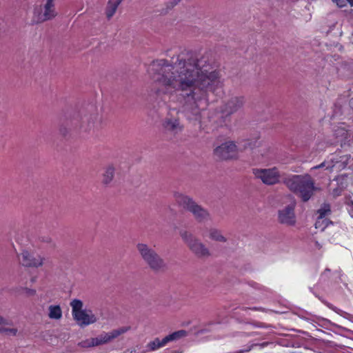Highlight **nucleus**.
<instances>
[{"label": "nucleus", "mask_w": 353, "mask_h": 353, "mask_svg": "<svg viewBox=\"0 0 353 353\" xmlns=\"http://www.w3.org/2000/svg\"><path fill=\"white\" fill-rule=\"evenodd\" d=\"M295 201L290 204L279 210L278 219L280 223L288 226L294 225L296 223V216L294 214Z\"/></svg>", "instance_id": "dca6fc26"}, {"label": "nucleus", "mask_w": 353, "mask_h": 353, "mask_svg": "<svg viewBox=\"0 0 353 353\" xmlns=\"http://www.w3.org/2000/svg\"><path fill=\"white\" fill-rule=\"evenodd\" d=\"M207 236L209 239L218 243H225L228 238L223 232L216 228H210L207 230Z\"/></svg>", "instance_id": "6ab92c4d"}, {"label": "nucleus", "mask_w": 353, "mask_h": 353, "mask_svg": "<svg viewBox=\"0 0 353 353\" xmlns=\"http://www.w3.org/2000/svg\"><path fill=\"white\" fill-rule=\"evenodd\" d=\"M328 225V221L326 219L318 217L315 223L316 228H319L323 230Z\"/></svg>", "instance_id": "a878e982"}, {"label": "nucleus", "mask_w": 353, "mask_h": 353, "mask_svg": "<svg viewBox=\"0 0 353 353\" xmlns=\"http://www.w3.org/2000/svg\"><path fill=\"white\" fill-rule=\"evenodd\" d=\"M284 183L304 202L307 201L316 192L321 190L319 187L315 185L314 180L309 174L293 175L286 178Z\"/></svg>", "instance_id": "7ed1b4c3"}, {"label": "nucleus", "mask_w": 353, "mask_h": 353, "mask_svg": "<svg viewBox=\"0 0 353 353\" xmlns=\"http://www.w3.org/2000/svg\"><path fill=\"white\" fill-rule=\"evenodd\" d=\"M179 235L185 245L196 257L206 259L211 256L208 248L191 232L187 230H181Z\"/></svg>", "instance_id": "423d86ee"}, {"label": "nucleus", "mask_w": 353, "mask_h": 353, "mask_svg": "<svg viewBox=\"0 0 353 353\" xmlns=\"http://www.w3.org/2000/svg\"><path fill=\"white\" fill-rule=\"evenodd\" d=\"M347 1H348L350 3V4L353 6V0H347Z\"/></svg>", "instance_id": "473e14b6"}, {"label": "nucleus", "mask_w": 353, "mask_h": 353, "mask_svg": "<svg viewBox=\"0 0 353 353\" xmlns=\"http://www.w3.org/2000/svg\"><path fill=\"white\" fill-rule=\"evenodd\" d=\"M350 159V157L349 155H343L334 159L325 161L312 169L325 168V170L330 172L334 171L339 172L347 166Z\"/></svg>", "instance_id": "ddd939ff"}, {"label": "nucleus", "mask_w": 353, "mask_h": 353, "mask_svg": "<svg viewBox=\"0 0 353 353\" xmlns=\"http://www.w3.org/2000/svg\"><path fill=\"white\" fill-rule=\"evenodd\" d=\"M318 217L325 219V216L330 213V206L329 204L324 203L321 208L317 211Z\"/></svg>", "instance_id": "b1692460"}, {"label": "nucleus", "mask_w": 353, "mask_h": 353, "mask_svg": "<svg viewBox=\"0 0 353 353\" xmlns=\"http://www.w3.org/2000/svg\"><path fill=\"white\" fill-rule=\"evenodd\" d=\"M130 329L131 327L130 326H123L117 329L112 330L108 332H102L97 337H94L97 345L99 346L109 343L114 339L119 338L121 335L130 330Z\"/></svg>", "instance_id": "4468645a"}, {"label": "nucleus", "mask_w": 353, "mask_h": 353, "mask_svg": "<svg viewBox=\"0 0 353 353\" xmlns=\"http://www.w3.org/2000/svg\"><path fill=\"white\" fill-rule=\"evenodd\" d=\"M160 92V90H157V93L159 94Z\"/></svg>", "instance_id": "f704fd0d"}, {"label": "nucleus", "mask_w": 353, "mask_h": 353, "mask_svg": "<svg viewBox=\"0 0 353 353\" xmlns=\"http://www.w3.org/2000/svg\"><path fill=\"white\" fill-rule=\"evenodd\" d=\"M78 346L82 348H90L97 347V343L94 337L86 339L81 341L78 343Z\"/></svg>", "instance_id": "5701e85b"}, {"label": "nucleus", "mask_w": 353, "mask_h": 353, "mask_svg": "<svg viewBox=\"0 0 353 353\" xmlns=\"http://www.w3.org/2000/svg\"><path fill=\"white\" fill-rule=\"evenodd\" d=\"M115 173V167L113 165H107L103 173L102 176V183L105 185L110 184L114 176Z\"/></svg>", "instance_id": "aec40b11"}, {"label": "nucleus", "mask_w": 353, "mask_h": 353, "mask_svg": "<svg viewBox=\"0 0 353 353\" xmlns=\"http://www.w3.org/2000/svg\"><path fill=\"white\" fill-rule=\"evenodd\" d=\"M19 259L23 266L30 268L41 267L44 264L46 261L45 257L27 250L23 251L19 255Z\"/></svg>", "instance_id": "2eb2a0df"}, {"label": "nucleus", "mask_w": 353, "mask_h": 353, "mask_svg": "<svg viewBox=\"0 0 353 353\" xmlns=\"http://www.w3.org/2000/svg\"><path fill=\"white\" fill-rule=\"evenodd\" d=\"M25 294L28 296H32L35 295L36 290L30 288H25L24 289Z\"/></svg>", "instance_id": "bb28decb"}, {"label": "nucleus", "mask_w": 353, "mask_h": 353, "mask_svg": "<svg viewBox=\"0 0 353 353\" xmlns=\"http://www.w3.org/2000/svg\"><path fill=\"white\" fill-rule=\"evenodd\" d=\"M347 1V0H333V1H334L338 6L341 8L346 5Z\"/></svg>", "instance_id": "c85d7f7f"}, {"label": "nucleus", "mask_w": 353, "mask_h": 353, "mask_svg": "<svg viewBox=\"0 0 353 353\" xmlns=\"http://www.w3.org/2000/svg\"><path fill=\"white\" fill-rule=\"evenodd\" d=\"M137 251L143 261L154 272H161L166 269V263L159 253L146 243L137 245Z\"/></svg>", "instance_id": "39448f33"}, {"label": "nucleus", "mask_w": 353, "mask_h": 353, "mask_svg": "<svg viewBox=\"0 0 353 353\" xmlns=\"http://www.w3.org/2000/svg\"><path fill=\"white\" fill-rule=\"evenodd\" d=\"M174 199L180 206L192 213L197 222L204 223L211 220V215L209 211L199 205L189 196L181 193H175Z\"/></svg>", "instance_id": "20e7f679"}, {"label": "nucleus", "mask_w": 353, "mask_h": 353, "mask_svg": "<svg viewBox=\"0 0 353 353\" xmlns=\"http://www.w3.org/2000/svg\"><path fill=\"white\" fill-rule=\"evenodd\" d=\"M349 104L351 108L353 109V97L350 99Z\"/></svg>", "instance_id": "c756f323"}, {"label": "nucleus", "mask_w": 353, "mask_h": 353, "mask_svg": "<svg viewBox=\"0 0 353 353\" xmlns=\"http://www.w3.org/2000/svg\"><path fill=\"white\" fill-rule=\"evenodd\" d=\"M245 103L243 97L234 96L223 101L222 103L218 108V112L220 114V118L223 122L230 121L231 116L241 109Z\"/></svg>", "instance_id": "6e6552de"}, {"label": "nucleus", "mask_w": 353, "mask_h": 353, "mask_svg": "<svg viewBox=\"0 0 353 353\" xmlns=\"http://www.w3.org/2000/svg\"><path fill=\"white\" fill-rule=\"evenodd\" d=\"M345 177V176L343 175H341V176H339L337 178H336V180H339L340 179H343Z\"/></svg>", "instance_id": "2f4dec72"}, {"label": "nucleus", "mask_w": 353, "mask_h": 353, "mask_svg": "<svg viewBox=\"0 0 353 353\" xmlns=\"http://www.w3.org/2000/svg\"><path fill=\"white\" fill-rule=\"evenodd\" d=\"M162 126L166 132L172 134H176L183 129L179 117L173 116L170 113L163 121Z\"/></svg>", "instance_id": "f3484780"}, {"label": "nucleus", "mask_w": 353, "mask_h": 353, "mask_svg": "<svg viewBox=\"0 0 353 353\" xmlns=\"http://www.w3.org/2000/svg\"><path fill=\"white\" fill-rule=\"evenodd\" d=\"M69 125L83 132H90L101 123V117L93 105H87L74 110L69 115Z\"/></svg>", "instance_id": "f03ea898"}, {"label": "nucleus", "mask_w": 353, "mask_h": 353, "mask_svg": "<svg viewBox=\"0 0 353 353\" xmlns=\"http://www.w3.org/2000/svg\"><path fill=\"white\" fill-rule=\"evenodd\" d=\"M48 317L50 319L60 320L62 317V310L58 305H50L48 307Z\"/></svg>", "instance_id": "4be33fe9"}, {"label": "nucleus", "mask_w": 353, "mask_h": 353, "mask_svg": "<svg viewBox=\"0 0 353 353\" xmlns=\"http://www.w3.org/2000/svg\"><path fill=\"white\" fill-rule=\"evenodd\" d=\"M57 15L54 1L46 0L43 6H35L33 11V21L41 23L52 20Z\"/></svg>", "instance_id": "1a4fd4ad"}, {"label": "nucleus", "mask_w": 353, "mask_h": 353, "mask_svg": "<svg viewBox=\"0 0 353 353\" xmlns=\"http://www.w3.org/2000/svg\"><path fill=\"white\" fill-rule=\"evenodd\" d=\"M46 242H48V243H53V242H52V239H51V238H48V239H47V240H46Z\"/></svg>", "instance_id": "7c9ffc66"}, {"label": "nucleus", "mask_w": 353, "mask_h": 353, "mask_svg": "<svg viewBox=\"0 0 353 353\" xmlns=\"http://www.w3.org/2000/svg\"><path fill=\"white\" fill-rule=\"evenodd\" d=\"M150 70L153 78L163 86L164 94L181 93L184 100L183 112L192 121H201L208 92L221 84L220 73L213 68L208 54L182 52L170 61H154Z\"/></svg>", "instance_id": "f257e3e1"}, {"label": "nucleus", "mask_w": 353, "mask_h": 353, "mask_svg": "<svg viewBox=\"0 0 353 353\" xmlns=\"http://www.w3.org/2000/svg\"><path fill=\"white\" fill-rule=\"evenodd\" d=\"M316 246L320 248L319 243H318V242L316 243Z\"/></svg>", "instance_id": "72a5a7b5"}, {"label": "nucleus", "mask_w": 353, "mask_h": 353, "mask_svg": "<svg viewBox=\"0 0 353 353\" xmlns=\"http://www.w3.org/2000/svg\"><path fill=\"white\" fill-rule=\"evenodd\" d=\"M121 1L122 0H108L105 9V15L108 19L114 16Z\"/></svg>", "instance_id": "412c9836"}, {"label": "nucleus", "mask_w": 353, "mask_h": 353, "mask_svg": "<svg viewBox=\"0 0 353 353\" xmlns=\"http://www.w3.org/2000/svg\"><path fill=\"white\" fill-rule=\"evenodd\" d=\"M6 325H2L0 327V332L8 336H16L17 334V329L15 327H6Z\"/></svg>", "instance_id": "393cba45"}, {"label": "nucleus", "mask_w": 353, "mask_h": 353, "mask_svg": "<svg viewBox=\"0 0 353 353\" xmlns=\"http://www.w3.org/2000/svg\"><path fill=\"white\" fill-rule=\"evenodd\" d=\"M351 135V132L343 123L335 126L333 129L334 143L340 144L341 146H343L349 143Z\"/></svg>", "instance_id": "a211bd4d"}, {"label": "nucleus", "mask_w": 353, "mask_h": 353, "mask_svg": "<svg viewBox=\"0 0 353 353\" xmlns=\"http://www.w3.org/2000/svg\"><path fill=\"white\" fill-rule=\"evenodd\" d=\"M253 174L256 179L268 185L278 183L281 178L280 172L276 167L264 169L256 168L253 170Z\"/></svg>", "instance_id": "9d476101"}, {"label": "nucleus", "mask_w": 353, "mask_h": 353, "mask_svg": "<svg viewBox=\"0 0 353 353\" xmlns=\"http://www.w3.org/2000/svg\"><path fill=\"white\" fill-rule=\"evenodd\" d=\"M214 154L219 159L228 160L237 158L239 150L234 142L227 141L216 147Z\"/></svg>", "instance_id": "f8f14e48"}, {"label": "nucleus", "mask_w": 353, "mask_h": 353, "mask_svg": "<svg viewBox=\"0 0 353 353\" xmlns=\"http://www.w3.org/2000/svg\"><path fill=\"white\" fill-rule=\"evenodd\" d=\"M70 306L73 319L79 326L85 327L98 321V318L91 310L83 309V303L81 300H72Z\"/></svg>", "instance_id": "0eeeda50"}, {"label": "nucleus", "mask_w": 353, "mask_h": 353, "mask_svg": "<svg viewBox=\"0 0 353 353\" xmlns=\"http://www.w3.org/2000/svg\"><path fill=\"white\" fill-rule=\"evenodd\" d=\"M187 336V332L185 330H179L176 332H174L166 336H165L163 339H160L159 338L157 337L154 338L152 341L148 343V344L145 346V350L144 352H154L157 350L158 349L164 347L168 343L176 341L179 339L183 338Z\"/></svg>", "instance_id": "9b49d317"}, {"label": "nucleus", "mask_w": 353, "mask_h": 353, "mask_svg": "<svg viewBox=\"0 0 353 353\" xmlns=\"http://www.w3.org/2000/svg\"><path fill=\"white\" fill-rule=\"evenodd\" d=\"M12 323L0 315V325H10Z\"/></svg>", "instance_id": "cd10ccee"}]
</instances>
